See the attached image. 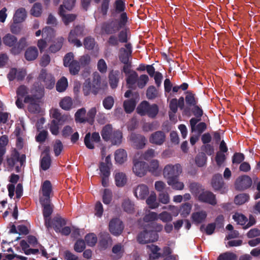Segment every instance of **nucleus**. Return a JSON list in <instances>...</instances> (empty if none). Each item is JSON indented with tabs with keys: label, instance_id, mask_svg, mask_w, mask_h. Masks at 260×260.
I'll use <instances>...</instances> for the list:
<instances>
[{
	"label": "nucleus",
	"instance_id": "1",
	"mask_svg": "<svg viewBox=\"0 0 260 260\" xmlns=\"http://www.w3.org/2000/svg\"><path fill=\"white\" fill-rule=\"evenodd\" d=\"M3 42L5 46L11 48L10 53L14 55L19 54L28 45L25 37L18 41L17 38L11 34H7L3 38Z\"/></svg>",
	"mask_w": 260,
	"mask_h": 260
},
{
	"label": "nucleus",
	"instance_id": "2",
	"mask_svg": "<svg viewBox=\"0 0 260 260\" xmlns=\"http://www.w3.org/2000/svg\"><path fill=\"white\" fill-rule=\"evenodd\" d=\"M128 22V17L125 13L119 15V20L111 19L103 23L102 31L107 35H113L124 27Z\"/></svg>",
	"mask_w": 260,
	"mask_h": 260
},
{
	"label": "nucleus",
	"instance_id": "3",
	"mask_svg": "<svg viewBox=\"0 0 260 260\" xmlns=\"http://www.w3.org/2000/svg\"><path fill=\"white\" fill-rule=\"evenodd\" d=\"M36 90L37 91V94L32 95H26L24 99L25 103L29 104L28 110L32 113H39L40 112V107L38 103L44 94V88L42 87H38Z\"/></svg>",
	"mask_w": 260,
	"mask_h": 260
},
{
	"label": "nucleus",
	"instance_id": "4",
	"mask_svg": "<svg viewBox=\"0 0 260 260\" xmlns=\"http://www.w3.org/2000/svg\"><path fill=\"white\" fill-rule=\"evenodd\" d=\"M101 77L100 74L95 72L93 73L92 82L90 79H86L83 85V92L84 95L87 96L90 93L96 95L100 89Z\"/></svg>",
	"mask_w": 260,
	"mask_h": 260
},
{
	"label": "nucleus",
	"instance_id": "5",
	"mask_svg": "<svg viewBox=\"0 0 260 260\" xmlns=\"http://www.w3.org/2000/svg\"><path fill=\"white\" fill-rule=\"evenodd\" d=\"M143 231L140 233L137 236V241L140 244H146L154 242L157 240L158 235L155 229L143 227Z\"/></svg>",
	"mask_w": 260,
	"mask_h": 260
},
{
	"label": "nucleus",
	"instance_id": "6",
	"mask_svg": "<svg viewBox=\"0 0 260 260\" xmlns=\"http://www.w3.org/2000/svg\"><path fill=\"white\" fill-rule=\"evenodd\" d=\"M181 172L182 168L180 164H177L175 165L169 164L164 168L163 174L167 181H170L179 178Z\"/></svg>",
	"mask_w": 260,
	"mask_h": 260
},
{
	"label": "nucleus",
	"instance_id": "7",
	"mask_svg": "<svg viewBox=\"0 0 260 260\" xmlns=\"http://www.w3.org/2000/svg\"><path fill=\"white\" fill-rule=\"evenodd\" d=\"M40 203L43 207V214L45 220V225L47 229L51 228V219L50 216L53 212V206L51 204L50 200L40 199Z\"/></svg>",
	"mask_w": 260,
	"mask_h": 260
},
{
	"label": "nucleus",
	"instance_id": "8",
	"mask_svg": "<svg viewBox=\"0 0 260 260\" xmlns=\"http://www.w3.org/2000/svg\"><path fill=\"white\" fill-rule=\"evenodd\" d=\"M211 185L215 191H218L221 194H225L228 191V186L220 174H216L213 176Z\"/></svg>",
	"mask_w": 260,
	"mask_h": 260
},
{
	"label": "nucleus",
	"instance_id": "9",
	"mask_svg": "<svg viewBox=\"0 0 260 260\" xmlns=\"http://www.w3.org/2000/svg\"><path fill=\"white\" fill-rule=\"evenodd\" d=\"M157 218V214L154 212H150L148 214L145 215L143 220L147 223L144 225V227L153 229L156 231H161L163 226L161 224L155 222Z\"/></svg>",
	"mask_w": 260,
	"mask_h": 260
},
{
	"label": "nucleus",
	"instance_id": "10",
	"mask_svg": "<svg viewBox=\"0 0 260 260\" xmlns=\"http://www.w3.org/2000/svg\"><path fill=\"white\" fill-rule=\"evenodd\" d=\"M252 181L248 175H244L239 176L236 180L235 186L236 190L243 191L251 187Z\"/></svg>",
	"mask_w": 260,
	"mask_h": 260
},
{
	"label": "nucleus",
	"instance_id": "11",
	"mask_svg": "<svg viewBox=\"0 0 260 260\" xmlns=\"http://www.w3.org/2000/svg\"><path fill=\"white\" fill-rule=\"evenodd\" d=\"M124 226L122 222L118 218L112 219L109 224V230L114 236L120 235L123 230Z\"/></svg>",
	"mask_w": 260,
	"mask_h": 260
},
{
	"label": "nucleus",
	"instance_id": "12",
	"mask_svg": "<svg viewBox=\"0 0 260 260\" xmlns=\"http://www.w3.org/2000/svg\"><path fill=\"white\" fill-rule=\"evenodd\" d=\"M198 200L200 202L212 206L217 204L216 196L212 192L208 190L203 191L198 196Z\"/></svg>",
	"mask_w": 260,
	"mask_h": 260
},
{
	"label": "nucleus",
	"instance_id": "13",
	"mask_svg": "<svg viewBox=\"0 0 260 260\" xmlns=\"http://www.w3.org/2000/svg\"><path fill=\"white\" fill-rule=\"evenodd\" d=\"M25 154H22L20 156L19 152L16 149H14L11 155V157L7 158V164L9 167L12 168L17 162L19 161L21 166H22L25 161Z\"/></svg>",
	"mask_w": 260,
	"mask_h": 260
},
{
	"label": "nucleus",
	"instance_id": "14",
	"mask_svg": "<svg viewBox=\"0 0 260 260\" xmlns=\"http://www.w3.org/2000/svg\"><path fill=\"white\" fill-rule=\"evenodd\" d=\"M129 140L133 146L137 149H142L146 145L145 137L140 134L132 133L129 137Z\"/></svg>",
	"mask_w": 260,
	"mask_h": 260
},
{
	"label": "nucleus",
	"instance_id": "15",
	"mask_svg": "<svg viewBox=\"0 0 260 260\" xmlns=\"http://www.w3.org/2000/svg\"><path fill=\"white\" fill-rule=\"evenodd\" d=\"M133 98L125 100L123 102V106L125 112L126 113H131L135 109L137 100L139 99V95L138 92H135L132 94Z\"/></svg>",
	"mask_w": 260,
	"mask_h": 260
},
{
	"label": "nucleus",
	"instance_id": "16",
	"mask_svg": "<svg viewBox=\"0 0 260 260\" xmlns=\"http://www.w3.org/2000/svg\"><path fill=\"white\" fill-rule=\"evenodd\" d=\"M51 114L53 120H56L57 123L63 125L70 120V116L67 114H62L57 109H54L51 111Z\"/></svg>",
	"mask_w": 260,
	"mask_h": 260
},
{
	"label": "nucleus",
	"instance_id": "17",
	"mask_svg": "<svg viewBox=\"0 0 260 260\" xmlns=\"http://www.w3.org/2000/svg\"><path fill=\"white\" fill-rule=\"evenodd\" d=\"M147 164L144 161H134L133 171L139 177L144 176L147 171Z\"/></svg>",
	"mask_w": 260,
	"mask_h": 260
},
{
	"label": "nucleus",
	"instance_id": "18",
	"mask_svg": "<svg viewBox=\"0 0 260 260\" xmlns=\"http://www.w3.org/2000/svg\"><path fill=\"white\" fill-rule=\"evenodd\" d=\"M39 79L45 83L46 88L51 89L53 88L55 84V79L52 75L47 74L44 70H42L39 75Z\"/></svg>",
	"mask_w": 260,
	"mask_h": 260
},
{
	"label": "nucleus",
	"instance_id": "19",
	"mask_svg": "<svg viewBox=\"0 0 260 260\" xmlns=\"http://www.w3.org/2000/svg\"><path fill=\"white\" fill-rule=\"evenodd\" d=\"M166 135L162 131H156L152 133L150 138L149 142L157 145H162L165 141Z\"/></svg>",
	"mask_w": 260,
	"mask_h": 260
},
{
	"label": "nucleus",
	"instance_id": "20",
	"mask_svg": "<svg viewBox=\"0 0 260 260\" xmlns=\"http://www.w3.org/2000/svg\"><path fill=\"white\" fill-rule=\"evenodd\" d=\"M121 74L118 70H112L109 73L108 78L110 87L115 89L118 85Z\"/></svg>",
	"mask_w": 260,
	"mask_h": 260
},
{
	"label": "nucleus",
	"instance_id": "21",
	"mask_svg": "<svg viewBox=\"0 0 260 260\" xmlns=\"http://www.w3.org/2000/svg\"><path fill=\"white\" fill-rule=\"evenodd\" d=\"M114 9L111 10V15L113 16L116 14H120L121 15L125 13L127 15V13L124 12L125 9V4L124 1L115 0L113 4Z\"/></svg>",
	"mask_w": 260,
	"mask_h": 260
},
{
	"label": "nucleus",
	"instance_id": "22",
	"mask_svg": "<svg viewBox=\"0 0 260 260\" xmlns=\"http://www.w3.org/2000/svg\"><path fill=\"white\" fill-rule=\"evenodd\" d=\"M99 244L101 247L104 249H107L112 243L110 235L108 232H101L100 235Z\"/></svg>",
	"mask_w": 260,
	"mask_h": 260
},
{
	"label": "nucleus",
	"instance_id": "23",
	"mask_svg": "<svg viewBox=\"0 0 260 260\" xmlns=\"http://www.w3.org/2000/svg\"><path fill=\"white\" fill-rule=\"evenodd\" d=\"M148 188L145 184L138 185L134 190V194L138 199L144 200L148 196Z\"/></svg>",
	"mask_w": 260,
	"mask_h": 260
},
{
	"label": "nucleus",
	"instance_id": "24",
	"mask_svg": "<svg viewBox=\"0 0 260 260\" xmlns=\"http://www.w3.org/2000/svg\"><path fill=\"white\" fill-rule=\"evenodd\" d=\"M65 11L62 6L59 7V13L62 17V20L65 25H68L70 23L74 21L77 17V15L75 14H64Z\"/></svg>",
	"mask_w": 260,
	"mask_h": 260
},
{
	"label": "nucleus",
	"instance_id": "25",
	"mask_svg": "<svg viewBox=\"0 0 260 260\" xmlns=\"http://www.w3.org/2000/svg\"><path fill=\"white\" fill-rule=\"evenodd\" d=\"M207 214L206 211L202 210L200 211L193 212L191 215V219L192 222L198 224L203 222L207 218Z\"/></svg>",
	"mask_w": 260,
	"mask_h": 260
},
{
	"label": "nucleus",
	"instance_id": "26",
	"mask_svg": "<svg viewBox=\"0 0 260 260\" xmlns=\"http://www.w3.org/2000/svg\"><path fill=\"white\" fill-rule=\"evenodd\" d=\"M52 190V187L50 181H45L42 185V191L44 199L42 200H50V193Z\"/></svg>",
	"mask_w": 260,
	"mask_h": 260
},
{
	"label": "nucleus",
	"instance_id": "27",
	"mask_svg": "<svg viewBox=\"0 0 260 260\" xmlns=\"http://www.w3.org/2000/svg\"><path fill=\"white\" fill-rule=\"evenodd\" d=\"M51 226H53L55 231L60 232L61 228L66 224V221L60 216L54 217L51 221Z\"/></svg>",
	"mask_w": 260,
	"mask_h": 260
},
{
	"label": "nucleus",
	"instance_id": "28",
	"mask_svg": "<svg viewBox=\"0 0 260 260\" xmlns=\"http://www.w3.org/2000/svg\"><path fill=\"white\" fill-rule=\"evenodd\" d=\"M38 56V51L36 47H29L25 51L24 56L28 61L35 60Z\"/></svg>",
	"mask_w": 260,
	"mask_h": 260
},
{
	"label": "nucleus",
	"instance_id": "29",
	"mask_svg": "<svg viewBox=\"0 0 260 260\" xmlns=\"http://www.w3.org/2000/svg\"><path fill=\"white\" fill-rule=\"evenodd\" d=\"M113 128L111 124H107L105 125L101 132L103 139L105 141H108L111 138L113 133Z\"/></svg>",
	"mask_w": 260,
	"mask_h": 260
},
{
	"label": "nucleus",
	"instance_id": "30",
	"mask_svg": "<svg viewBox=\"0 0 260 260\" xmlns=\"http://www.w3.org/2000/svg\"><path fill=\"white\" fill-rule=\"evenodd\" d=\"M127 152L123 149H119L115 152V160L117 163L122 164L127 159Z\"/></svg>",
	"mask_w": 260,
	"mask_h": 260
},
{
	"label": "nucleus",
	"instance_id": "31",
	"mask_svg": "<svg viewBox=\"0 0 260 260\" xmlns=\"http://www.w3.org/2000/svg\"><path fill=\"white\" fill-rule=\"evenodd\" d=\"M26 16V11L24 8L18 9L13 16V22L21 23L24 21Z\"/></svg>",
	"mask_w": 260,
	"mask_h": 260
},
{
	"label": "nucleus",
	"instance_id": "32",
	"mask_svg": "<svg viewBox=\"0 0 260 260\" xmlns=\"http://www.w3.org/2000/svg\"><path fill=\"white\" fill-rule=\"evenodd\" d=\"M86 110L85 108H82L78 109L75 114V120L76 123H85L86 120Z\"/></svg>",
	"mask_w": 260,
	"mask_h": 260
},
{
	"label": "nucleus",
	"instance_id": "33",
	"mask_svg": "<svg viewBox=\"0 0 260 260\" xmlns=\"http://www.w3.org/2000/svg\"><path fill=\"white\" fill-rule=\"evenodd\" d=\"M114 178L115 184L118 187H123L127 182L126 176L122 172L116 173Z\"/></svg>",
	"mask_w": 260,
	"mask_h": 260
},
{
	"label": "nucleus",
	"instance_id": "34",
	"mask_svg": "<svg viewBox=\"0 0 260 260\" xmlns=\"http://www.w3.org/2000/svg\"><path fill=\"white\" fill-rule=\"evenodd\" d=\"M63 41L64 38L62 37L57 38L56 40L54 41L53 43L49 47V51L52 53H56L61 48Z\"/></svg>",
	"mask_w": 260,
	"mask_h": 260
},
{
	"label": "nucleus",
	"instance_id": "35",
	"mask_svg": "<svg viewBox=\"0 0 260 260\" xmlns=\"http://www.w3.org/2000/svg\"><path fill=\"white\" fill-rule=\"evenodd\" d=\"M73 106V101L71 98L66 96L59 102V106L63 110L69 111L71 109Z\"/></svg>",
	"mask_w": 260,
	"mask_h": 260
},
{
	"label": "nucleus",
	"instance_id": "36",
	"mask_svg": "<svg viewBox=\"0 0 260 260\" xmlns=\"http://www.w3.org/2000/svg\"><path fill=\"white\" fill-rule=\"evenodd\" d=\"M147 247L151 251V253L149 254L150 258L153 259H156L159 258L161 256L160 253L159 252L160 248L156 245L151 244L147 245Z\"/></svg>",
	"mask_w": 260,
	"mask_h": 260
},
{
	"label": "nucleus",
	"instance_id": "37",
	"mask_svg": "<svg viewBox=\"0 0 260 260\" xmlns=\"http://www.w3.org/2000/svg\"><path fill=\"white\" fill-rule=\"evenodd\" d=\"M111 0H102L101 4L98 8V10L103 16H106L108 14L110 8Z\"/></svg>",
	"mask_w": 260,
	"mask_h": 260
},
{
	"label": "nucleus",
	"instance_id": "38",
	"mask_svg": "<svg viewBox=\"0 0 260 260\" xmlns=\"http://www.w3.org/2000/svg\"><path fill=\"white\" fill-rule=\"evenodd\" d=\"M138 75L135 71H133L127 76L126 81L128 85V88H133V86L136 84L138 80Z\"/></svg>",
	"mask_w": 260,
	"mask_h": 260
},
{
	"label": "nucleus",
	"instance_id": "39",
	"mask_svg": "<svg viewBox=\"0 0 260 260\" xmlns=\"http://www.w3.org/2000/svg\"><path fill=\"white\" fill-rule=\"evenodd\" d=\"M68 86L67 79L64 77H62L56 83V89L57 91L62 92L66 90Z\"/></svg>",
	"mask_w": 260,
	"mask_h": 260
},
{
	"label": "nucleus",
	"instance_id": "40",
	"mask_svg": "<svg viewBox=\"0 0 260 260\" xmlns=\"http://www.w3.org/2000/svg\"><path fill=\"white\" fill-rule=\"evenodd\" d=\"M51 158L49 154L47 152L42 157L40 161V166L42 170L46 171L48 170L51 165Z\"/></svg>",
	"mask_w": 260,
	"mask_h": 260
},
{
	"label": "nucleus",
	"instance_id": "41",
	"mask_svg": "<svg viewBox=\"0 0 260 260\" xmlns=\"http://www.w3.org/2000/svg\"><path fill=\"white\" fill-rule=\"evenodd\" d=\"M85 243L89 246L93 247L97 242V237L93 233L87 234L85 236Z\"/></svg>",
	"mask_w": 260,
	"mask_h": 260
},
{
	"label": "nucleus",
	"instance_id": "42",
	"mask_svg": "<svg viewBox=\"0 0 260 260\" xmlns=\"http://www.w3.org/2000/svg\"><path fill=\"white\" fill-rule=\"evenodd\" d=\"M192 206L189 203L183 204L179 209L180 215L183 217H187L190 213L191 210Z\"/></svg>",
	"mask_w": 260,
	"mask_h": 260
},
{
	"label": "nucleus",
	"instance_id": "43",
	"mask_svg": "<svg viewBox=\"0 0 260 260\" xmlns=\"http://www.w3.org/2000/svg\"><path fill=\"white\" fill-rule=\"evenodd\" d=\"M150 105L147 101H143L137 107V111L141 116L146 115Z\"/></svg>",
	"mask_w": 260,
	"mask_h": 260
},
{
	"label": "nucleus",
	"instance_id": "44",
	"mask_svg": "<svg viewBox=\"0 0 260 260\" xmlns=\"http://www.w3.org/2000/svg\"><path fill=\"white\" fill-rule=\"evenodd\" d=\"M70 73L72 75H77L80 69L79 62L77 60H73L70 65H68Z\"/></svg>",
	"mask_w": 260,
	"mask_h": 260
},
{
	"label": "nucleus",
	"instance_id": "45",
	"mask_svg": "<svg viewBox=\"0 0 260 260\" xmlns=\"http://www.w3.org/2000/svg\"><path fill=\"white\" fill-rule=\"evenodd\" d=\"M122 139V133L120 131H114L110 140L113 145H117L120 144L121 143Z\"/></svg>",
	"mask_w": 260,
	"mask_h": 260
},
{
	"label": "nucleus",
	"instance_id": "46",
	"mask_svg": "<svg viewBox=\"0 0 260 260\" xmlns=\"http://www.w3.org/2000/svg\"><path fill=\"white\" fill-rule=\"evenodd\" d=\"M146 202L151 209H155L159 206V204L156 202V197L155 193H151L147 199Z\"/></svg>",
	"mask_w": 260,
	"mask_h": 260
},
{
	"label": "nucleus",
	"instance_id": "47",
	"mask_svg": "<svg viewBox=\"0 0 260 260\" xmlns=\"http://www.w3.org/2000/svg\"><path fill=\"white\" fill-rule=\"evenodd\" d=\"M86 248V243L84 240L78 239L74 245V249L77 252H83Z\"/></svg>",
	"mask_w": 260,
	"mask_h": 260
},
{
	"label": "nucleus",
	"instance_id": "48",
	"mask_svg": "<svg viewBox=\"0 0 260 260\" xmlns=\"http://www.w3.org/2000/svg\"><path fill=\"white\" fill-rule=\"evenodd\" d=\"M249 199L248 194L240 193L237 195L234 199V202L237 205H242L247 202Z\"/></svg>",
	"mask_w": 260,
	"mask_h": 260
},
{
	"label": "nucleus",
	"instance_id": "49",
	"mask_svg": "<svg viewBox=\"0 0 260 260\" xmlns=\"http://www.w3.org/2000/svg\"><path fill=\"white\" fill-rule=\"evenodd\" d=\"M120 51L123 52L119 55L120 61L124 64H127L129 62V58L132 54L131 51L127 52V50L123 48L120 49Z\"/></svg>",
	"mask_w": 260,
	"mask_h": 260
},
{
	"label": "nucleus",
	"instance_id": "50",
	"mask_svg": "<svg viewBox=\"0 0 260 260\" xmlns=\"http://www.w3.org/2000/svg\"><path fill=\"white\" fill-rule=\"evenodd\" d=\"M187 94L185 96V102L188 106H195L197 104L198 101L196 100L194 94L191 91H187Z\"/></svg>",
	"mask_w": 260,
	"mask_h": 260
},
{
	"label": "nucleus",
	"instance_id": "51",
	"mask_svg": "<svg viewBox=\"0 0 260 260\" xmlns=\"http://www.w3.org/2000/svg\"><path fill=\"white\" fill-rule=\"evenodd\" d=\"M168 184L171 186L172 187L176 190H182L184 188V184L183 182L178 181V178L175 179L167 181Z\"/></svg>",
	"mask_w": 260,
	"mask_h": 260
},
{
	"label": "nucleus",
	"instance_id": "52",
	"mask_svg": "<svg viewBox=\"0 0 260 260\" xmlns=\"http://www.w3.org/2000/svg\"><path fill=\"white\" fill-rule=\"evenodd\" d=\"M77 36L74 34V31H71L69 33L68 40V41L75 45L77 47L82 46V44L81 42L77 39Z\"/></svg>",
	"mask_w": 260,
	"mask_h": 260
},
{
	"label": "nucleus",
	"instance_id": "53",
	"mask_svg": "<svg viewBox=\"0 0 260 260\" xmlns=\"http://www.w3.org/2000/svg\"><path fill=\"white\" fill-rule=\"evenodd\" d=\"M189 188L190 192L196 196L199 194L200 191L203 190L202 186L200 184L196 182L191 183L189 184Z\"/></svg>",
	"mask_w": 260,
	"mask_h": 260
},
{
	"label": "nucleus",
	"instance_id": "54",
	"mask_svg": "<svg viewBox=\"0 0 260 260\" xmlns=\"http://www.w3.org/2000/svg\"><path fill=\"white\" fill-rule=\"evenodd\" d=\"M83 44L85 49L91 50L95 46V40L91 37H87L84 38Z\"/></svg>",
	"mask_w": 260,
	"mask_h": 260
},
{
	"label": "nucleus",
	"instance_id": "55",
	"mask_svg": "<svg viewBox=\"0 0 260 260\" xmlns=\"http://www.w3.org/2000/svg\"><path fill=\"white\" fill-rule=\"evenodd\" d=\"M114 104V98L111 96H108L103 101V105L106 110H110L112 108Z\"/></svg>",
	"mask_w": 260,
	"mask_h": 260
},
{
	"label": "nucleus",
	"instance_id": "56",
	"mask_svg": "<svg viewBox=\"0 0 260 260\" xmlns=\"http://www.w3.org/2000/svg\"><path fill=\"white\" fill-rule=\"evenodd\" d=\"M158 92L154 86H149L146 91V96L148 99L153 100L157 96Z\"/></svg>",
	"mask_w": 260,
	"mask_h": 260
},
{
	"label": "nucleus",
	"instance_id": "57",
	"mask_svg": "<svg viewBox=\"0 0 260 260\" xmlns=\"http://www.w3.org/2000/svg\"><path fill=\"white\" fill-rule=\"evenodd\" d=\"M207 158V157L205 153L198 154L195 158L196 165L200 167L204 166L206 162Z\"/></svg>",
	"mask_w": 260,
	"mask_h": 260
},
{
	"label": "nucleus",
	"instance_id": "58",
	"mask_svg": "<svg viewBox=\"0 0 260 260\" xmlns=\"http://www.w3.org/2000/svg\"><path fill=\"white\" fill-rule=\"evenodd\" d=\"M30 14L35 17H39L42 14V5L40 3H36L30 10Z\"/></svg>",
	"mask_w": 260,
	"mask_h": 260
},
{
	"label": "nucleus",
	"instance_id": "59",
	"mask_svg": "<svg viewBox=\"0 0 260 260\" xmlns=\"http://www.w3.org/2000/svg\"><path fill=\"white\" fill-rule=\"evenodd\" d=\"M96 113V109L95 107L91 108L87 113V117H86V122H88L90 124H92L94 122Z\"/></svg>",
	"mask_w": 260,
	"mask_h": 260
},
{
	"label": "nucleus",
	"instance_id": "60",
	"mask_svg": "<svg viewBox=\"0 0 260 260\" xmlns=\"http://www.w3.org/2000/svg\"><path fill=\"white\" fill-rule=\"evenodd\" d=\"M215 224L214 223H209L206 228H204V225H202L200 226V231L201 232L205 231L207 235H212L215 229Z\"/></svg>",
	"mask_w": 260,
	"mask_h": 260
},
{
	"label": "nucleus",
	"instance_id": "61",
	"mask_svg": "<svg viewBox=\"0 0 260 260\" xmlns=\"http://www.w3.org/2000/svg\"><path fill=\"white\" fill-rule=\"evenodd\" d=\"M122 207L124 211L131 213L134 210V204L129 200H125L122 203Z\"/></svg>",
	"mask_w": 260,
	"mask_h": 260
},
{
	"label": "nucleus",
	"instance_id": "62",
	"mask_svg": "<svg viewBox=\"0 0 260 260\" xmlns=\"http://www.w3.org/2000/svg\"><path fill=\"white\" fill-rule=\"evenodd\" d=\"M59 124L57 123L56 120H51L49 126V130L52 135L56 136L58 134L59 129Z\"/></svg>",
	"mask_w": 260,
	"mask_h": 260
},
{
	"label": "nucleus",
	"instance_id": "63",
	"mask_svg": "<svg viewBox=\"0 0 260 260\" xmlns=\"http://www.w3.org/2000/svg\"><path fill=\"white\" fill-rule=\"evenodd\" d=\"M236 255L232 252H225L221 254L218 257L217 260H236Z\"/></svg>",
	"mask_w": 260,
	"mask_h": 260
},
{
	"label": "nucleus",
	"instance_id": "64",
	"mask_svg": "<svg viewBox=\"0 0 260 260\" xmlns=\"http://www.w3.org/2000/svg\"><path fill=\"white\" fill-rule=\"evenodd\" d=\"M245 159L244 155L240 152H236L232 157V162L234 164H240Z\"/></svg>",
	"mask_w": 260,
	"mask_h": 260
}]
</instances>
